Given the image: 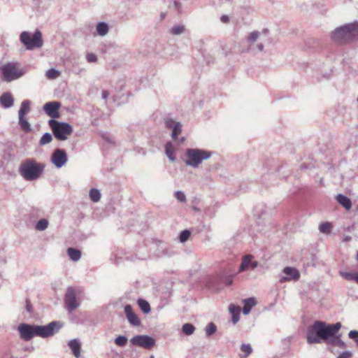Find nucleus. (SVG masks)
<instances>
[{"mask_svg":"<svg viewBox=\"0 0 358 358\" xmlns=\"http://www.w3.org/2000/svg\"><path fill=\"white\" fill-rule=\"evenodd\" d=\"M213 152L212 151L199 149L188 148L185 154V163L187 166L198 168L203 161L211 157Z\"/></svg>","mask_w":358,"mask_h":358,"instance_id":"20e7f679","label":"nucleus"},{"mask_svg":"<svg viewBox=\"0 0 358 358\" xmlns=\"http://www.w3.org/2000/svg\"><path fill=\"white\" fill-rule=\"evenodd\" d=\"M257 48L259 51H263L264 50V45L262 43H258L257 45Z\"/></svg>","mask_w":358,"mask_h":358,"instance_id":"603ef678","label":"nucleus"},{"mask_svg":"<svg viewBox=\"0 0 358 358\" xmlns=\"http://www.w3.org/2000/svg\"><path fill=\"white\" fill-rule=\"evenodd\" d=\"M14 99L9 92L3 93L0 96V103L4 108H9L13 106Z\"/></svg>","mask_w":358,"mask_h":358,"instance_id":"6ab92c4d","label":"nucleus"},{"mask_svg":"<svg viewBox=\"0 0 358 358\" xmlns=\"http://www.w3.org/2000/svg\"><path fill=\"white\" fill-rule=\"evenodd\" d=\"M249 48H250V50H252V49H253V48H252V45H250Z\"/></svg>","mask_w":358,"mask_h":358,"instance_id":"6e6d98bb","label":"nucleus"},{"mask_svg":"<svg viewBox=\"0 0 358 358\" xmlns=\"http://www.w3.org/2000/svg\"><path fill=\"white\" fill-rule=\"evenodd\" d=\"M127 338L125 336H119L115 339V343L120 347H124L127 343Z\"/></svg>","mask_w":358,"mask_h":358,"instance_id":"4c0bfd02","label":"nucleus"},{"mask_svg":"<svg viewBox=\"0 0 358 358\" xmlns=\"http://www.w3.org/2000/svg\"><path fill=\"white\" fill-rule=\"evenodd\" d=\"M195 331L194 326L191 323H186L182 327V331L187 336L192 335Z\"/></svg>","mask_w":358,"mask_h":358,"instance_id":"c756f323","label":"nucleus"},{"mask_svg":"<svg viewBox=\"0 0 358 358\" xmlns=\"http://www.w3.org/2000/svg\"><path fill=\"white\" fill-rule=\"evenodd\" d=\"M138 304L144 313L150 312V306L148 301L144 299H140L138 300Z\"/></svg>","mask_w":358,"mask_h":358,"instance_id":"c85d7f7f","label":"nucleus"},{"mask_svg":"<svg viewBox=\"0 0 358 358\" xmlns=\"http://www.w3.org/2000/svg\"><path fill=\"white\" fill-rule=\"evenodd\" d=\"M31 215L38 217L41 215V212L38 209H32V210L30 213Z\"/></svg>","mask_w":358,"mask_h":358,"instance_id":"49530a36","label":"nucleus"},{"mask_svg":"<svg viewBox=\"0 0 358 358\" xmlns=\"http://www.w3.org/2000/svg\"><path fill=\"white\" fill-rule=\"evenodd\" d=\"M358 36V24L350 23L336 28L331 34L332 40L343 44L352 41Z\"/></svg>","mask_w":358,"mask_h":358,"instance_id":"7ed1b4c3","label":"nucleus"},{"mask_svg":"<svg viewBox=\"0 0 358 358\" xmlns=\"http://www.w3.org/2000/svg\"><path fill=\"white\" fill-rule=\"evenodd\" d=\"M352 357V352L351 351H344L340 354L337 358H351Z\"/></svg>","mask_w":358,"mask_h":358,"instance_id":"a18cd8bd","label":"nucleus"},{"mask_svg":"<svg viewBox=\"0 0 358 358\" xmlns=\"http://www.w3.org/2000/svg\"><path fill=\"white\" fill-rule=\"evenodd\" d=\"M331 224L329 222H323L320 224L319 229L320 232L328 234L330 232Z\"/></svg>","mask_w":358,"mask_h":358,"instance_id":"58836bf2","label":"nucleus"},{"mask_svg":"<svg viewBox=\"0 0 358 358\" xmlns=\"http://www.w3.org/2000/svg\"><path fill=\"white\" fill-rule=\"evenodd\" d=\"M48 125L52 129L54 136L59 141L66 140L73 132L72 126L66 122L50 119L48 121Z\"/></svg>","mask_w":358,"mask_h":358,"instance_id":"423d86ee","label":"nucleus"},{"mask_svg":"<svg viewBox=\"0 0 358 358\" xmlns=\"http://www.w3.org/2000/svg\"><path fill=\"white\" fill-rule=\"evenodd\" d=\"M52 141V136L50 133L44 134L39 141L40 145H45L50 143Z\"/></svg>","mask_w":358,"mask_h":358,"instance_id":"c9c22d12","label":"nucleus"},{"mask_svg":"<svg viewBox=\"0 0 358 358\" xmlns=\"http://www.w3.org/2000/svg\"><path fill=\"white\" fill-rule=\"evenodd\" d=\"M357 101H358V97H357Z\"/></svg>","mask_w":358,"mask_h":358,"instance_id":"13d9d810","label":"nucleus"},{"mask_svg":"<svg viewBox=\"0 0 358 358\" xmlns=\"http://www.w3.org/2000/svg\"><path fill=\"white\" fill-rule=\"evenodd\" d=\"M165 126L167 129H171V137L173 140H176L178 135L182 131V125L179 122H176L171 117H166L165 119Z\"/></svg>","mask_w":358,"mask_h":358,"instance_id":"2eb2a0df","label":"nucleus"},{"mask_svg":"<svg viewBox=\"0 0 358 358\" xmlns=\"http://www.w3.org/2000/svg\"><path fill=\"white\" fill-rule=\"evenodd\" d=\"M2 80L6 82H12L22 77L27 72L24 67H22L18 62H7L0 67Z\"/></svg>","mask_w":358,"mask_h":358,"instance_id":"39448f33","label":"nucleus"},{"mask_svg":"<svg viewBox=\"0 0 358 358\" xmlns=\"http://www.w3.org/2000/svg\"><path fill=\"white\" fill-rule=\"evenodd\" d=\"M175 196L180 202L185 203L187 201L185 193L182 191H176L175 192Z\"/></svg>","mask_w":358,"mask_h":358,"instance_id":"a19ab883","label":"nucleus"},{"mask_svg":"<svg viewBox=\"0 0 358 358\" xmlns=\"http://www.w3.org/2000/svg\"><path fill=\"white\" fill-rule=\"evenodd\" d=\"M20 40L27 50L39 48L43 44L41 32L38 29L35 31L33 35L29 31H22Z\"/></svg>","mask_w":358,"mask_h":358,"instance_id":"0eeeda50","label":"nucleus"},{"mask_svg":"<svg viewBox=\"0 0 358 358\" xmlns=\"http://www.w3.org/2000/svg\"><path fill=\"white\" fill-rule=\"evenodd\" d=\"M48 227V221L46 219H41L36 224L35 229L38 231H44Z\"/></svg>","mask_w":358,"mask_h":358,"instance_id":"72a5a7b5","label":"nucleus"},{"mask_svg":"<svg viewBox=\"0 0 358 358\" xmlns=\"http://www.w3.org/2000/svg\"><path fill=\"white\" fill-rule=\"evenodd\" d=\"M150 358H155L153 355H151Z\"/></svg>","mask_w":358,"mask_h":358,"instance_id":"4d7b16f0","label":"nucleus"},{"mask_svg":"<svg viewBox=\"0 0 358 358\" xmlns=\"http://www.w3.org/2000/svg\"><path fill=\"white\" fill-rule=\"evenodd\" d=\"M341 274L345 280L358 283V273L342 272Z\"/></svg>","mask_w":358,"mask_h":358,"instance_id":"7c9ffc66","label":"nucleus"},{"mask_svg":"<svg viewBox=\"0 0 358 358\" xmlns=\"http://www.w3.org/2000/svg\"><path fill=\"white\" fill-rule=\"evenodd\" d=\"M341 327L340 322L327 324L322 321H315L308 328L307 342L309 344L320 343L328 341L337 334Z\"/></svg>","mask_w":358,"mask_h":358,"instance_id":"f257e3e1","label":"nucleus"},{"mask_svg":"<svg viewBox=\"0 0 358 358\" xmlns=\"http://www.w3.org/2000/svg\"><path fill=\"white\" fill-rule=\"evenodd\" d=\"M337 202L343 206L347 210H350L352 207L351 200L346 196L339 194L336 196Z\"/></svg>","mask_w":358,"mask_h":358,"instance_id":"4be33fe9","label":"nucleus"},{"mask_svg":"<svg viewBox=\"0 0 358 358\" xmlns=\"http://www.w3.org/2000/svg\"><path fill=\"white\" fill-rule=\"evenodd\" d=\"M239 320V315H232V322L234 324H236Z\"/></svg>","mask_w":358,"mask_h":358,"instance_id":"8fccbe9b","label":"nucleus"},{"mask_svg":"<svg viewBox=\"0 0 358 358\" xmlns=\"http://www.w3.org/2000/svg\"><path fill=\"white\" fill-rule=\"evenodd\" d=\"M231 283H232V279H231V278H227V279L226 280V284H227V285H230Z\"/></svg>","mask_w":358,"mask_h":358,"instance_id":"864d4df0","label":"nucleus"},{"mask_svg":"<svg viewBox=\"0 0 358 358\" xmlns=\"http://www.w3.org/2000/svg\"><path fill=\"white\" fill-rule=\"evenodd\" d=\"M68 345L72 350L73 355L76 358H79L80 357L81 348L80 343L79 342V341L78 339H72L69 341Z\"/></svg>","mask_w":358,"mask_h":358,"instance_id":"aec40b11","label":"nucleus"},{"mask_svg":"<svg viewBox=\"0 0 358 358\" xmlns=\"http://www.w3.org/2000/svg\"><path fill=\"white\" fill-rule=\"evenodd\" d=\"M130 343L133 345L149 350L155 346L156 341L148 335H137L130 339Z\"/></svg>","mask_w":358,"mask_h":358,"instance_id":"9d476101","label":"nucleus"},{"mask_svg":"<svg viewBox=\"0 0 358 358\" xmlns=\"http://www.w3.org/2000/svg\"><path fill=\"white\" fill-rule=\"evenodd\" d=\"M63 327L60 321H52L47 325H36V336L43 338H49L57 333Z\"/></svg>","mask_w":358,"mask_h":358,"instance_id":"6e6552de","label":"nucleus"},{"mask_svg":"<svg viewBox=\"0 0 358 358\" xmlns=\"http://www.w3.org/2000/svg\"><path fill=\"white\" fill-rule=\"evenodd\" d=\"M341 335L334 336L327 341V343L331 345L337 346L341 348H345L346 344L344 341L341 339Z\"/></svg>","mask_w":358,"mask_h":358,"instance_id":"b1692460","label":"nucleus"},{"mask_svg":"<svg viewBox=\"0 0 358 358\" xmlns=\"http://www.w3.org/2000/svg\"><path fill=\"white\" fill-rule=\"evenodd\" d=\"M26 303H27L26 309H27V312L30 313L31 311V308H32L30 301L28 299H27Z\"/></svg>","mask_w":358,"mask_h":358,"instance_id":"09e8293b","label":"nucleus"},{"mask_svg":"<svg viewBox=\"0 0 358 358\" xmlns=\"http://www.w3.org/2000/svg\"><path fill=\"white\" fill-rule=\"evenodd\" d=\"M60 71H59L58 70L55 69H48L46 73H45V76L46 77L50 79V80H53V79H55L57 78V77H59L60 76Z\"/></svg>","mask_w":358,"mask_h":358,"instance_id":"473e14b6","label":"nucleus"},{"mask_svg":"<svg viewBox=\"0 0 358 358\" xmlns=\"http://www.w3.org/2000/svg\"><path fill=\"white\" fill-rule=\"evenodd\" d=\"M267 32V29H264L262 33L257 31H254L250 34L248 38V41L250 43H252L255 42L258 38H259L262 35L266 36Z\"/></svg>","mask_w":358,"mask_h":358,"instance_id":"a878e982","label":"nucleus"},{"mask_svg":"<svg viewBox=\"0 0 358 358\" xmlns=\"http://www.w3.org/2000/svg\"><path fill=\"white\" fill-rule=\"evenodd\" d=\"M64 303L69 313H73L80 306V301L77 298L76 292L72 287L67 289L64 296Z\"/></svg>","mask_w":358,"mask_h":358,"instance_id":"9b49d317","label":"nucleus"},{"mask_svg":"<svg viewBox=\"0 0 358 358\" xmlns=\"http://www.w3.org/2000/svg\"><path fill=\"white\" fill-rule=\"evenodd\" d=\"M87 61L90 63L96 62L97 60V57L92 53L87 54L86 56Z\"/></svg>","mask_w":358,"mask_h":358,"instance_id":"c03bdc74","label":"nucleus"},{"mask_svg":"<svg viewBox=\"0 0 358 358\" xmlns=\"http://www.w3.org/2000/svg\"><path fill=\"white\" fill-rule=\"evenodd\" d=\"M252 258L253 257L250 255L243 256L238 271L243 272L249 268L253 270L257 267L258 262L257 261H252Z\"/></svg>","mask_w":358,"mask_h":358,"instance_id":"f3484780","label":"nucleus"},{"mask_svg":"<svg viewBox=\"0 0 358 358\" xmlns=\"http://www.w3.org/2000/svg\"><path fill=\"white\" fill-rule=\"evenodd\" d=\"M184 25H174L170 29V33L173 35H180L185 31Z\"/></svg>","mask_w":358,"mask_h":358,"instance_id":"f704fd0d","label":"nucleus"},{"mask_svg":"<svg viewBox=\"0 0 358 358\" xmlns=\"http://www.w3.org/2000/svg\"><path fill=\"white\" fill-rule=\"evenodd\" d=\"M124 313L129 322L135 327H138L141 324V321L137 315L134 312L132 307L130 305L124 306Z\"/></svg>","mask_w":358,"mask_h":358,"instance_id":"a211bd4d","label":"nucleus"},{"mask_svg":"<svg viewBox=\"0 0 358 358\" xmlns=\"http://www.w3.org/2000/svg\"><path fill=\"white\" fill-rule=\"evenodd\" d=\"M109 95V93L106 90L102 91L101 96L103 99H106Z\"/></svg>","mask_w":358,"mask_h":358,"instance_id":"3c124183","label":"nucleus"},{"mask_svg":"<svg viewBox=\"0 0 358 358\" xmlns=\"http://www.w3.org/2000/svg\"><path fill=\"white\" fill-rule=\"evenodd\" d=\"M165 153L166 157L171 162H175L176 157V149L173 144L171 142H167L165 145Z\"/></svg>","mask_w":358,"mask_h":358,"instance_id":"412c9836","label":"nucleus"},{"mask_svg":"<svg viewBox=\"0 0 358 358\" xmlns=\"http://www.w3.org/2000/svg\"><path fill=\"white\" fill-rule=\"evenodd\" d=\"M67 254L71 260L73 262L78 261L81 257V252L80 250L73 248H69L67 249Z\"/></svg>","mask_w":358,"mask_h":358,"instance_id":"393cba45","label":"nucleus"},{"mask_svg":"<svg viewBox=\"0 0 358 358\" xmlns=\"http://www.w3.org/2000/svg\"><path fill=\"white\" fill-rule=\"evenodd\" d=\"M17 329L20 334V337L23 341H29L36 336L35 324L21 323L17 326Z\"/></svg>","mask_w":358,"mask_h":358,"instance_id":"f8f14e48","label":"nucleus"},{"mask_svg":"<svg viewBox=\"0 0 358 358\" xmlns=\"http://www.w3.org/2000/svg\"><path fill=\"white\" fill-rule=\"evenodd\" d=\"M185 141V138L184 137H182L180 139V143H182Z\"/></svg>","mask_w":358,"mask_h":358,"instance_id":"5fc2aeb1","label":"nucleus"},{"mask_svg":"<svg viewBox=\"0 0 358 358\" xmlns=\"http://www.w3.org/2000/svg\"><path fill=\"white\" fill-rule=\"evenodd\" d=\"M60 106L61 104L59 102L50 101L46 103L43 106V110L48 116L52 117V119L57 118L59 116L58 110L60 108Z\"/></svg>","mask_w":358,"mask_h":358,"instance_id":"dca6fc26","label":"nucleus"},{"mask_svg":"<svg viewBox=\"0 0 358 358\" xmlns=\"http://www.w3.org/2000/svg\"><path fill=\"white\" fill-rule=\"evenodd\" d=\"M44 169L43 164L38 163L35 159L28 158L20 164L18 172L25 180L34 181L41 176Z\"/></svg>","mask_w":358,"mask_h":358,"instance_id":"f03ea898","label":"nucleus"},{"mask_svg":"<svg viewBox=\"0 0 358 358\" xmlns=\"http://www.w3.org/2000/svg\"><path fill=\"white\" fill-rule=\"evenodd\" d=\"M282 273L285 275H282L279 278L280 283L289 281H297L300 278L299 271L294 267L286 266L283 268Z\"/></svg>","mask_w":358,"mask_h":358,"instance_id":"4468645a","label":"nucleus"},{"mask_svg":"<svg viewBox=\"0 0 358 358\" xmlns=\"http://www.w3.org/2000/svg\"><path fill=\"white\" fill-rule=\"evenodd\" d=\"M348 336L350 338L358 342V331L352 330L349 332Z\"/></svg>","mask_w":358,"mask_h":358,"instance_id":"37998d69","label":"nucleus"},{"mask_svg":"<svg viewBox=\"0 0 358 358\" xmlns=\"http://www.w3.org/2000/svg\"><path fill=\"white\" fill-rule=\"evenodd\" d=\"M244 306L243 308V313L244 315H248L253 306L256 305V301L255 298L250 297L243 301Z\"/></svg>","mask_w":358,"mask_h":358,"instance_id":"5701e85b","label":"nucleus"},{"mask_svg":"<svg viewBox=\"0 0 358 358\" xmlns=\"http://www.w3.org/2000/svg\"><path fill=\"white\" fill-rule=\"evenodd\" d=\"M31 101L28 99L24 100L20 105L18 111L19 116V125L22 131L28 133L31 130V127L27 120L25 118V115L30 110Z\"/></svg>","mask_w":358,"mask_h":358,"instance_id":"1a4fd4ad","label":"nucleus"},{"mask_svg":"<svg viewBox=\"0 0 358 358\" xmlns=\"http://www.w3.org/2000/svg\"><path fill=\"white\" fill-rule=\"evenodd\" d=\"M67 154L64 150L56 149L51 155V162L57 167L62 168L67 162Z\"/></svg>","mask_w":358,"mask_h":358,"instance_id":"ddd939ff","label":"nucleus"},{"mask_svg":"<svg viewBox=\"0 0 358 358\" xmlns=\"http://www.w3.org/2000/svg\"><path fill=\"white\" fill-rule=\"evenodd\" d=\"M217 330V327L215 324L213 322H210L207 324L206 327V334L208 336H210L215 333Z\"/></svg>","mask_w":358,"mask_h":358,"instance_id":"ea45409f","label":"nucleus"},{"mask_svg":"<svg viewBox=\"0 0 358 358\" xmlns=\"http://www.w3.org/2000/svg\"><path fill=\"white\" fill-rule=\"evenodd\" d=\"M109 28L107 23L101 22L96 25V32L101 36H106L108 32Z\"/></svg>","mask_w":358,"mask_h":358,"instance_id":"bb28decb","label":"nucleus"},{"mask_svg":"<svg viewBox=\"0 0 358 358\" xmlns=\"http://www.w3.org/2000/svg\"><path fill=\"white\" fill-rule=\"evenodd\" d=\"M229 310L232 315L240 314V308L234 304H230Z\"/></svg>","mask_w":358,"mask_h":358,"instance_id":"79ce46f5","label":"nucleus"},{"mask_svg":"<svg viewBox=\"0 0 358 358\" xmlns=\"http://www.w3.org/2000/svg\"><path fill=\"white\" fill-rule=\"evenodd\" d=\"M241 350L243 354L240 355L241 358H246L252 352V348L250 344L243 343L241 345Z\"/></svg>","mask_w":358,"mask_h":358,"instance_id":"cd10ccee","label":"nucleus"},{"mask_svg":"<svg viewBox=\"0 0 358 358\" xmlns=\"http://www.w3.org/2000/svg\"><path fill=\"white\" fill-rule=\"evenodd\" d=\"M190 235H191V232L189 230L185 229V230L182 231L179 235L180 242H181V243L186 242L189 239Z\"/></svg>","mask_w":358,"mask_h":358,"instance_id":"e433bc0d","label":"nucleus"},{"mask_svg":"<svg viewBox=\"0 0 358 358\" xmlns=\"http://www.w3.org/2000/svg\"><path fill=\"white\" fill-rule=\"evenodd\" d=\"M90 199L94 202H98L101 199V193L99 189L92 188L90 191Z\"/></svg>","mask_w":358,"mask_h":358,"instance_id":"2f4dec72","label":"nucleus"},{"mask_svg":"<svg viewBox=\"0 0 358 358\" xmlns=\"http://www.w3.org/2000/svg\"><path fill=\"white\" fill-rule=\"evenodd\" d=\"M220 20L223 22V23H227L229 22V17L228 15H222L220 17Z\"/></svg>","mask_w":358,"mask_h":358,"instance_id":"de8ad7c7","label":"nucleus"}]
</instances>
